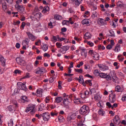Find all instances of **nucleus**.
Returning a JSON list of instances; mask_svg holds the SVG:
<instances>
[{"label": "nucleus", "mask_w": 126, "mask_h": 126, "mask_svg": "<svg viewBox=\"0 0 126 126\" xmlns=\"http://www.w3.org/2000/svg\"><path fill=\"white\" fill-rule=\"evenodd\" d=\"M109 102L110 103H115L116 101V94H111L109 95Z\"/></svg>", "instance_id": "4468645a"}, {"label": "nucleus", "mask_w": 126, "mask_h": 126, "mask_svg": "<svg viewBox=\"0 0 126 126\" xmlns=\"http://www.w3.org/2000/svg\"><path fill=\"white\" fill-rule=\"evenodd\" d=\"M70 104V101H69V99L68 98H64L63 100V104L64 106H68Z\"/></svg>", "instance_id": "412c9836"}, {"label": "nucleus", "mask_w": 126, "mask_h": 126, "mask_svg": "<svg viewBox=\"0 0 126 126\" xmlns=\"http://www.w3.org/2000/svg\"><path fill=\"white\" fill-rule=\"evenodd\" d=\"M60 50L63 52V54H65L66 53V51L69 50V47L63 46L61 47Z\"/></svg>", "instance_id": "4be33fe9"}, {"label": "nucleus", "mask_w": 126, "mask_h": 126, "mask_svg": "<svg viewBox=\"0 0 126 126\" xmlns=\"http://www.w3.org/2000/svg\"><path fill=\"white\" fill-rule=\"evenodd\" d=\"M58 35L57 36H55V35H53L52 37L51 38V40L52 41V42H58Z\"/></svg>", "instance_id": "72a5a7b5"}, {"label": "nucleus", "mask_w": 126, "mask_h": 126, "mask_svg": "<svg viewBox=\"0 0 126 126\" xmlns=\"http://www.w3.org/2000/svg\"><path fill=\"white\" fill-rule=\"evenodd\" d=\"M0 62H1L2 63V66L5 65V59L2 56V55H0Z\"/></svg>", "instance_id": "393cba45"}, {"label": "nucleus", "mask_w": 126, "mask_h": 126, "mask_svg": "<svg viewBox=\"0 0 126 126\" xmlns=\"http://www.w3.org/2000/svg\"><path fill=\"white\" fill-rule=\"evenodd\" d=\"M24 44H26L27 45H28L29 44V39L28 38H26L25 40L23 41V45Z\"/></svg>", "instance_id": "5fc2aeb1"}, {"label": "nucleus", "mask_w": 126, "mask_h": 126, "mask_svg": "<svg viewBox=\"0 0 126 126\" xmlns=\"http://www.w3.org/2000/svg\"><path fill=\"white\" fill-rule=\"evenodd\" d=\"M74 70L76 72H77L78 73H82V72H83V69H82V68L74 69Z\"/></svg>", "instance_id": "49530a36"}, {"label": "nucleus", "mask_w": 126, "mask_h": 126, "mask_svg": "<svg viewBox=\"0 0 126 126\" xmlns=\"http://www.w3.org/2000/svg\"><path fill=\"white\" fill-rule=\"evenodd\" d=\"M18 106V104H17V102L15 101L14 102H13V105L8 106L7 109L9 112L13 113L15 112L16 108H17Z\"/></svg>", "instance_id": "7ed1b4c3"}, {"label": "nucleus", "mask_w": 126, "mask_h": 126, "mask_svg": "<svg viewBox=\"0 0 126 126\" xmlns=\"http://www.w3.org/2000/svg\"><path fill=\"white\" fill-rule=\"evenodd\" d=\"M26 69L28 71H31L33 69V65L31 63L28 64L26 66Z\"/></svg>", "instance_id": "c85d7f7f"}, {"label": "nucleus", "mask_w": 126, "mask_h": 126, "mask_svg": "<svg viewBox=\"0 0 126 126\" xmlns=\"http://www.w3.org/2000/svg\"><path fill=\"white\" fill-rule=\"evenodd\" d=\"M101 98H102V95H100L99 93L96 94L94 96V99L96 102H98L97 103L98 107H100V108H102V106L101 105V103H100V101L101 100Z\"/></svg>", "instance_id": "39448f33"}, {"label": "nucleus", "mask_w": 126, "mask_h": 126, "mask_svg": "<svg viewBox=\"0 0 126 126\" xmlns=\"http://www.w3.org/2000/svg\"><path fill=\"white\" fill-rule=\"evenodd\" d=\"M98 66L100 69V70H102V71H105V70H108V67L104 64H99L98 65Z\"/></svg>", "instance_id": "ddd939ff"}, {"label": "nucleus", "mask_w": 126, "mask_h": 126, "mask_svg": "<svg viewBox=\"0 0 126 126\" xmlns=\"http://www.w3.org/2000/svg\"><path fill=\"white\" fill-rule=\"evenodd\" d=\"M81 55L82 57H84V58L86 59V58H87V52L86 51L81 52Z\"/></svg>", "instance_id": "a19ab883"}, {"label": "nucleus", "mask_w": 126, "mask_h": 126, "mask_svg": "<svg viewBox=\"0 0 126 126\" xmlns=\"http://www.w3.org/2000/svg\"><path fill=\"white\" fill-rule=\"evenodd\" d=\"M110 24L113 28H116L118 25V23L114 22L113 21L110 22Z\"/></svg>", "instance_id": "f704fd0d"}, {"label": "nucleus", "mask_w": 126, "mask_h": 126, "mask_svg": "<svg viewBox=\"0 0 126 126\" xmlns=\"http://www.w3.org/2000/svg\"><path fill=\"white\" fill-rule=\"evenodd\" d=\"M57 37H58L59 42H63V41H64V40H65V38H63V37L60 38V35H57Z\"/></svg>", "instance_id": "603ef678"}, {"label": "nucleus", "mask_w": 126, "mask_h": 126, "mask_svg": "<svg viewBox=\"0 0 126 126\" xmlns=\"http://www.w3.org/2000/svg\"><path fill=\"white\" fill-rule=\"evenodd\" d=\"M97 24L100 26H104V25H107V22L102 18H98L97 20Z\"/></svg>", "instance_id": "9d476101"}, {"label": "nucleus", "mask_w": 126, "mask_h": 126, "mask_svg": "<svg viewBox=\"0 0 126 126\" xmlns=\"http://www.w3.org/2000/svg\"><path fill=\"white\" fill-rule=\"evenodd\" d=\"M89 56H92L94 60H95V61H98V60L100 59L99 54L97 53V52L94 51L93 50H89Z\"/></svg>", "instance_id": "f03ea898"}, {"label": "nucleus", "mask_w": 126, "mask_h": 126, "mask_svg": "<svg viewBox=\"0 0 126 126\" xmlns=\"http://www.w3.org/2000/svg\"><path fill=\"white\" fill-rule=\"evenodd\" d=\"M109 33H110V36H111V37H115V32H114L113 31V30H110L109 31Z\"/></svg>", "instance_id": "864d4df0"}, {"label": "nucleus", "mask_w": 126, "mask_h": 126, "mask_svg": "<svg viewBox=\"0 0 126 126\" xmlns=\"http://www.w3.org/2000/svg\"><path fill=\"white\" fill-rule=\"evenodd\" d=\"M48 45H46V44H43V46L42 47V49L43 50V51H44V52H46V51H48Z\"/></svg>", "instance_id": "79ce46f5"}, {"label": "nucleus", "mask_w": 126, "mask_h": 126, "mask_svg": "<svg viewBox=\"0 0 126 126\" xmlns=\"http://www.w3.org/2000/svg\"><path fill=\"white\" fill-rule=\"evenodd\" d=\"M26 34L28 35V37H29V39H30V40L32 41H35V40L37 39V37L33 35V34L31 33L30 32H27Z\"/></svg>", "instance_id": "f8f14e48"}, {"label": "nucleus", "mask_w": 126, "mask_h": 126, "mask_svg": "<svg viewBox=\"0 0 126 126\" xmlns=\"http://www.w3.org/2000/svg\"><path fill=\"white\" fill-rule=\"evenodd\" d=\"M21 99L23 103L28 102V97L26 95H23L21 97Z\"/></svg>", "instance_id": "cd10ccee"}, {"label": "nucleus", "mask_w": 126, "mask_h": 126, "mask_svg": "<svg viewBox=\"0 0 126 126\" xmlns=\"http://www.w3.org/2000/svg\"><path fill=\"white\" fill-rule=\"evenodd\" d=\"M113 65L115 67L116 69H119V68L120 67V66L118 65V63L117 62H114L113 63Z\"/></svg>", "instance_id": "680f3d73"}, {"label": "nucleus", "mask_w": 126, "mask_h": 126, "mask_svg": "<svg viewBox=\"0 0 126 126\" xmlns=\"http://www.w3.org/2000/svg\"><path fill=\"white\" fill-rule=\"evenodd\" d=\"M122 101H123V102H125L126 101V94H124L123 95V96L122 97Z\"/></svg>", "instance_id": "774afa93"}, {"label": "nucleus", "mask_w": 126, "mask_h": 126, "mask_svg": "<svg viewBox=\"0 0 126 126\" xmlns=\"http://www.w3.org/2000/svg\"><path fill=\"white\" fill-rule=\"evenodd\" d=\"M56 45L58 49H60L62 47V43H60V42H57L56 43Z\"/></svg>", "instance_id": "4d7b16f0"}, {"label": "nucleus", "mask_w": 126, "mask_h": 126, "mask_svg": "<svg viewBox=\"0 0 126 126\" xmlns=\"http://www.w3.org/2000/svg\"><path fill=\"white\" fill-rule=\"evenodd\" d=\"M92 35L90 32H86L84 35V38L85 40H89L91 39Z\"/></svg>", "instance_id": "aec40b11"}, {"label": "nucleus", "mask_w": 126, "mask_h": 126, "mask_svg": "<svg viewBox=\"0 0 126 126\" xmlns=\"http://www.w3.org/2000/svg\"><path fill=\"white\" fill-rule=\"evenodd\" d=\"M2 8L4 11H5V10L7 9V5H6V3H2Z\"/></svg>", "instance_id": "4c0bfd02"}, {"label": "nucleus", "mask_w": 126, "mask_h": 126, "mask_svg": "<svg viewBox=\"0 0 126 126\" xmlns=\"http://www.w3.org/2000/svg\"><path fill=\"white\" fill-rule=\"evenodd\" d=\"M113 80L114 82H115V83H120L119 82V78H118L117 76L113 77Z\"/></svg>", "instance_id": "c03bdc74"}, {"label": "nucleus", "mask_w": 126, "mask_h": 126, "mask_svg": "<svg viewBox=\"0 0 126 126\" xmlns=\"http://www.w3.org/2000/svg\"><path fill=\"white\" fill-rule=\"evenodd\" d=\"M30 77V74L29 73H27L26 75L22 78V79H25V78H29Z\"/></svg>", "instance_id": "6e6d98bb"}, {"label": "nucleus", "mask_w": 126, "mask_h": 126, "mask_svg": "<svg viewBox=\"0 0 126 126\" xmlns=\"http://www.w3.org/2000/svg\"><path fill=\"white\" fill-rule=\"evenodd\" d=\"M15 7L20 13H22L25 11V7L23 5L16 4Z\"/></svg>", "instance_id": "20e7f679"}, {"label": "nucleus", "mask_w": 126, "mask_h": 126, "mask_svg": "<svg viewBox=\"0 0 126 126\" xmlns=\"http://www.w3.org/2000/svg\"><path fill=\"white\" fill-rule=\"evenodd\" d=\"M62 101H63V97H62L61 96H57L55 97L54 102L55 103H61Z\"/></svg>", "instance_id": "b1692460"}, {"label": "nucleus", "mask_w": 126, "mask_h": 126, "mask_svg": "<svg viewBox=\"0 0 126 126\" xmlns=\"http://www.w3.org/2000/svg\"><path fill=\"white\" fill-rule=\"evenodd\" d=\"M8 126H13V119H11L8 122Z\"/></svg>", "instance_id": "de8ad7c7"}, {"label": "nucleus", "mask_w": 126, "mask_h": 126, "mask_svg": "<svg viewBox=\"0 0 126 126\" xmlns=\"http://www.w3.org/2000/svg\"><path fill=\"white\" fill-rule=\"evenodd\" d=\"M82 24L86 25V26H90V20L88 19H85L82 20Z\"/></svg>", "instance_id": "dca6fc26"}, {"label": "nucleus", "mask_w": 126, "mask_h": 126, "mask_svg": "<svg viewBox=\"0 0 126 126\" xmlns=\"http://www.w3.org/2000/svg\"><path fill=\"white\" fill-rule=\"evenodd\" d=\"M58 54H57V57H58V58L61 57V56L62 55H63V52H62V51L61 49L58 50Z\"/></svg>", "instance_id": "09e8293b"}, {"label": "nucleus", "mask_w": 126, "mask_h": 126, "mask_svg": "<svg viewBox=\"0 0 126 126\" xmlns=\"http://www.w3.org/2000/svg\"><path fill=\"white\" fill-rule=\"evenodd\" d=\"M94 74L95 75V76H100V73L99 72V71L98 70H95L94 71Z\"/></svg>", "instance_id": "8fccbe9b"}, {"label": "nucleus", "mask_w": 126, "mask_h": 126, "mask_svg": "<svg viewBox=\"0 0 126 126\" xmlns=\"http://www.w3.org/2000/svg\"><path fill=\"white\" fill-rule=\"evenodd\" d=\"M44 110V105L42 104L38 106V111H42Z\"/></svg>", "instance_id": "3c124183"}, {"label": "nucleus", "mask_w": 126, "mask_h": 126, "mask_svg": "<svg viewBox=\"0 0 126 126\" xmlns=\"http://www.w3.org/2000/svg\"><path fill=\"white\" fill-rule=\"evenodd\" d=\"M84 43H86L87 45L90 47H93V46H94V43H93V42L91 41H87L86 40H84Z\"/></svg>", "instance_id": "e433bc0d"}, {"label": "nucleus", "mask_w": 126, "mask_h": 126, "mask_svg": "<svg viewBox=\"0 0 126 126\" xmlns=\"http://www.w3.org/2000/svg\"><path fill=\"white\" fill-rule=\"evenodd\" d=\"M84 121H85V118L84 117H82L80 119L79 124H83Z\"/></svg>", "instance_id": "e2e57ef3"}, {"label": "nucleus", "mask_w": 126, "mask_h": 126, "mask_svg": "<svg viewBox=\"0 0 126 126\" xmlns=\"http://www.w3.org/2000/svg\"><path fill=\"white\" fill-rule=\"evenodd\" d=\"M121 51V45L117 44L115 47L114 52L116 53H119Z\"/></svg>", "instance_id": "5701e85b"}, {"label": "nucleus", "mask_w": 126, "mask_h": 126, "mask_svg": "<svg viewBox=\"0 0 126 126\" xmlns=\"http://www.w3.org/2000/svg\"><path fill=\"white\" fill-rule=\"evenodd\" d=\"M123 90H124V88L120 86H117L115 87V91H117V92H122Z\"/></svg>", "instance_id": "bb28decb"}, {"label": "nucleus", "mask_w": 126, "mask_h": 126, "mask_svg": "<svg viewBox=\"0 0 126 126\" xmlns=\"http://www.w3.org/2000/svg\"><path fill=\"white\" fill-rule=\"evenodd\" d=\"M36 96H37V97H42V96H43V92L42 91V90L39 89L37 90Z\"/></svg>", "instance_id": "a878e982"}, {"label": "nucleus", "mask_w": 126, "mask_h": 126, "mask_svg": "<svg viewBox=\"0 0 126 126\" xmlns=\"http://www.w3.org/2000/svg\"><path fill=\"white\" fill-rule=\"evenodd\" d=\"M51 100V96H46L45 98L44 101L45 103H50Z\"/></svg>", "instance_id": "a18cd8bd"}, {"label": "nucleus", "mask_w": 126, "mask_h": 126, "mask_svg": "<svg viewBox=\"0 0 126 126\" xmlns=\"http://www.w3.org/2000/svg\"><path fill=\"white\" fill-rule=\"evenodd\" d=\"M98 16L97 12L96 11H94L93 13V15L92 16V17L93 18H95V17H97Z\"/></svg>", "instance_id": "13d9d810"}, {"label": "nucleus", "mask_w": 126, "mask_h": 126, "mask_svg": "<svg viewBox=\"0 0 126 126\" xmlns=\"http://www.w3.org/2000/svg\"><path fill=\"white\" fill-rule=\"evenodd\" d=\"M54 18L57 20H62L63 19V17H62V16H60V15H55L54 16Z\"/></svg>", "instance_id": "58836bf2"}, {"label": "nucleus", "mask_w": 126, "mask_h": 126, "mask_svg": "<svg viewBox=\"0 0 126 126\" xmlns=\"http://www.w3.org/2000/svg\"><path fill=\"white\" fill-rule=\"evenodd\" d=\"M89 107L86 105H83L80 109L79 113L81 115H84L86 116L89 113Z\"/></svg>", "instance_id": "f257e3e1"}, {"label": "nucleus", "mask_w": 126, "mask_h": 126, "mask_svg": "<svg viewBox=\"0 0 126 126\" xmlns=\"http://www.w3.org/2000/svg\"><path fill=\"white\" fill-rule=\"evenodd\" d=\"M98 113L99 115H100V116H104V111H103V110L100 109Z\"/></svg>", "instance_id": "052dcab7"}, {"label": "nucleus", "mask_w": 126, "mask_h": 126, "mask_svg": "<svg viewBox=\"0 0 126 126\" xmlns=\"http://www.w3.org/2000/svg\"><path fill=\"white\" fill-rule=\"evenodd\" d=\"M17 85L20 89H21V90H27V88H26L25 84H23L21 82H18Z\"/></svg>", "instance_id": "9b49d317"}, {"label": "nucleus", "mask_w": 126, "mask_h": 126, "mask_svg": "<svg viewBox=\"0 0 126 126\" xmlns=\"http://www.w3.org/2000/svg\"><path fill=\"white\" fill-rule=\"evenodd\" d=\"M49 11H50V7L48 6H45L44 7L42 12V13H46V12H48Z\"/></svg>", "instance_id": "c756f323"}, {"label": "nucleus", "mask_w": 126, "mask_h": 126, "mask_svg": "<svg viewBox=\"0 0 126 126\" xmlns=\"http://www.w3.org/2000/svg\"><path fill=\"white\" fill-rule=\"evenodd\" d=\"M113 122L115 125H119L121 123V120H120V117L119 116L116 115L113 119Z\"/></svg>", "instance_id": "f3484780"}, {"label": "nucleus", "mask_w": 126, "mask_h": 126, "mask_svg": "<svg viewBox=\"0 0 126 126\" xmlns=\"http://www.w3.org/2000/svg\"><path fill=\"white\" fill-rule=\"evenodd\" d=\"M76 118V114L75 113H70L67 117V122L70 123L72 120H74Z\"/></svg>", "instance_id": "423d86ee"}, {"label": "nucleus", "mask_w": 126, "mask_h": 126, "mask_svg": "<svg viewBox=\"0 0 126 126\" xmlns=\"http://www.w3.org/2000/svg\"><path fill=\"white\" fill-rule=\"evenodd\" d=\"M78 80H79V82H80L81 84L84 82V81L83 80V78H81L80 77H79Z\"/></svg>", "instance_id": "338daca9"}, {"label": "nucleus", "mask_w": 126, "mask_h": 126, "mask_svg": "<svg viewBox=\"0 0 126 126\" xmlns=\"http://www.w3.org/2000/svg\"><path fill=\"white\" fill-rule=\"evenodd\" d=\"M81 97V98H85V97H87L88 95H89V92L87 90L82 91L81 93H80Z\"/></svg>", "instance_id": "2eb2a0df"}, {"label": "nucleus", "mask_w": 126, "mask_h": 126, "mask_svg": "<svg viewBox=\"0 0 126 126\" xmlns=\"http://www.w3.org/2000/svg\"><path fill=\"white\" fill-rule=\"evenodd\" d=\"M45 71H46V68L44 67H38L36 69V71H35V73L36 74H43L44 73Z\"/></svg>", "instance_id": "1a4fd4ad"}, {"label": "nucleus", "mask_w": 126, "mask_h": 126, "mask_svg": "<svg viewBox=\"0 0 126 126\" xmlns=\"http://www.w3.org/2000/svg\"><path fill=\"white\" fill-rule=\"evenodd\" d=\"M83 16L85 18H87L89 17V16H90V12H89V11H86L83 15Z\"/></svg>", "instance_id": "473e14b6"}, {"label": "nucleus", "mask_w": 126, "mask_h": 126, "mask_svg": "<svg viewBox=\"0 0 126 126\" xmlns=\"http://www.w3.org/2000/svg\"><path fill=\"white\" fill-rule=\"evenodd\" d=\"M105 79H106V80H112V77H111V76H110V75H106V77H105Z\"/></svg>", "instance_id": "bf43d9fd"}, {"label": "nucleus", "mask_w": 126, "mask_h": 126, "mask_svg": "<svg viewBox=\"0 0 126 126\" xmlns=\"http://www.w3.org/2000/svg\"><path fill=\"white\" fill-rule=\"evenodd\" d=\"M55 80V78L53 77H51L49 78V82L50 83H53V82H54Z\"/></svg>", "instance_id": "69168bd1"}, {"label": "nucleus", "mask_w": 126, "mask_h": 126, "mask_svg": "<svg viewBox=\"0 0 126 126\" xmlns=\"http://www.w3.org/2000/svg\"><path fill=\"white\" fill-rule=\"evenodd\" d=\"M74 3L77 6H79L81 3H82L83 0H74Z\"/></svg>", "instance_id": "2f4dec72"}, {"label": "nucleus", "mask_w": 126, "mask_h": 126, "mask_svg": "<svg viewBox=\"0 0 126 126\" xmlns=\"http://www.w3.org/2000/svg\"><path fill=\"white\" fill-rule=\"evenodd\" d=\"M74 103L75 104H82V101L79 98H75L74 99Z\"/></svg>", "instance_id": "c9c22d12"}, {"label": "nucleus", "mask_w": 126, "mask_h": 126, "mask_svg": "<svg viewBox=\"0 0 126 126\" xmlns=\"http://www.w3.org/2000/svg\"><path fill=\"white\" fill-rule=\"evenodd\" d=\"M113 46H112L110 44H108L106 46V49H107V50H112V49H113Z\"/></svg>", "instance_id": "0e129e2a"}, {"label": "nucleus", "mask_w": 126, "mask_h": 126, "mask_svg": "<svg viewBox=\"0 0 126 126\" xmlns=\"http://www.w3.org/2000/svg\"><path fill=\"white\" fill-rule=\"evenodd\" d=\"M98 84H95V87L90 90V94H94V93H96V90H98Z\"/></svg>", "instance_id": "a211bd4d"}, {"label": "nucleus", "mask_w": 126, "mask_h": 126, "mask_svg": "<svg viewBox=\"0 0 126 126\" xmlns=\"http://www.w3.org/2000/svg\"><path fill=\"white\" fill-rule=\"evenodd\" d=\"M34 109H35V106H34V105H33L32 104H29L28 105V107H27V109L26 110V112L28 113L30 112V111H32Z\"/></svg>", "instance_id": "6ab92c4d"}, {"label": "nucleus", "mask_w": 126, "mask_h": 126, "mask_svg": "<svg viewBox=\"0 0 126 126\" xmlns=\"http://www.w3.org/2000/svg\"><path fill=\"white\" fill-rule=\"evenodd\" d=\"M58 120L60 123H63L64 122V118L62 116H58Z\"/></svg>", "instance_id": "ea45409f"}, {"label": "nucleus", "mask_w": 126, "mask_h": 126, "mask_svg": "<svg viewBox=\"0 0 126 126\" xmlns=\"http://www.w3.org/2000/svg\"><path fill=\"white\" fill-rule=\"evenodd\" d=\"M33 18H35V19H37V20L40 19V18H41V13L38 12L36 13L34 15Z\"/></svg>", "instance_id": "7c9ffc66"}, {"label": "nucleus", "mask_w": 126, "mask_h": 126, "mask_svg": "<svg viewBox=\"0 0 126 126\" xmlns=\"http://www.w3.org/2000/svg\"><path fill=\"white\" fill-rule=\"evenodd\" d=\"M42 117L45 122H48V121L50 120L51 116H50V113L48 112H45L42 114Z\"/></svg>", "instance_id": "6e6552de"}, {"label": "nucleus", "mask_w": 126, "mask_h": 126, "mask_svg": "<svg viewBox=\"0 0 126 126\" xmlns=\"http://www.w3.org/2000/svg\"><path fill=\"white\" fill-rule=\"evenodd\" d=\"M99 77L101 78H106L107 77V74L101 72L99 73Z\"/></svg>", "instance_id": "37998d69"}, {"label": "nucleus", "mask_w": 126, "mask_h": 126, "mask_svg": "<svg viewBox=\"0 0 126 126\" xmlns=\"http://www.w3.org/2000/svg\"><path fill=\"white\" fill-rule=\"evenodd\" d=\"M16 62L18 64L20 65H25L26 64V62L21 58L18 57L16 59Z\"/></svg>", "instance_id": "0eeeda50"}]
</instances>
